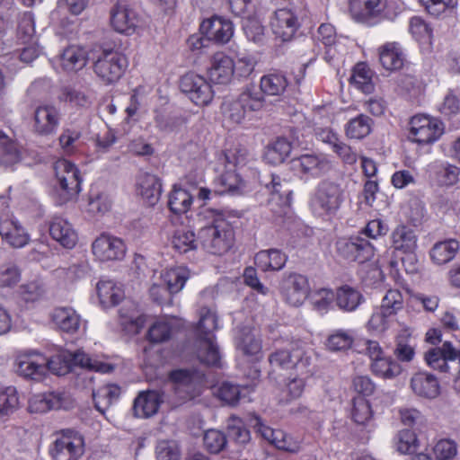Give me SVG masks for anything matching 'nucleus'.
<instances>
[{"mask_svg":"<svg viewBox=\"0 0 460 460\" xmlns=\"http://www.w3.org/2000/svg\"><path fill=\"white\" fill-rule=\"evenodd\" d=\"M372 372L383 378H394L402 372L399 363L391 358L382 357L374 360L371 364Z\"/></svg>","mask_w":460,"mask_h":460,"instance_id":"nucleus-54","label":"nucleus"},{"mask_svg":"<svg viewBox=\"0 0 460 460\" xmlns=\"http://www.w3.org/2000/svg\"><path fill=\"white\" fill-rule=\"evenodd\" d=\"M314 37L317 41L328 49L325 52L324 59L330 63L334 58V55L331 54L332 48L337 41V32L334 26L327 22L322 23L318 27Z\"/></svg>","mask_w":460,"mask_h":460,"instance_id":"nucleus-55","label":"nucleus"},{"mask_svg":"<svg viewBox=\"0 0 460 460\" xmlns=\"http://www.w3.org/2000/svg\"><path fill=\"white\" fill-rule=\"evenodd\" d=\"M176 395L182 400L191 399L199 394V376L189 369H177L170 374Z\"/></svg>","mask_w":460,"mask_h":460,"instance_id":"nucleus-22","label":"nucleus"},{"mask_svg":"<svg viewBox=\"0 0 460 460\" xmlns=\"http://www.w3.org/2000/svg\"><path fill=\"white\" fill-rule=\"evenodd\" d=\"M373 124L374 121L371 118L365 114H359L346 123V136L351 139H362L371 133Z\"/></svg>","mask_w":460,"mask_h":460,"instance_id":"nucleus-46","label":"nucleus"},{"mask_svg":"<svg viewBox=\"0 0 460 460\" xmlns=\"http://www.w3.org/2000/svg\"><path fill=\"white\" fill-rule=\"evenodd\" d=\"M270 24L276 37L289 41L300 28L301 22L296 9L281 8L274 13Z\"/></svg>","mask_w":460,"mask_h":460,"instance_id":"nucleus-19","label":"nucleus"},{"mask_svg":"<svg viewBox=\"0 0 460 460\" xmlns=\"http://www.w3.org/2000/svg\"><path fill=\"white\" fill-rule=\"evenodd\" d=\"M163 402L157 391L141 392L135 399L133 411L138 418H148L157 413Z\"/></svg>","mask_w":460,"mask_h":460,"instance_id":"nucleus-32","label":"nucleus"},{"mask_svg":"<svg viewBox=\"0 0 460 460\" xmlns=\"http://www.w3.org/2000/svg\"><path fill=\"white\" fill-rule=\"evenodd\" d=\"M291 149V144L285 137H278L266 146L263 158L270 164H279L288 156Z\"/></svg>","mask_w":460,"mask_h":460,"instance_id":"nucleus-45","label":"nucleus"},{"mask_svg":"<svg viewBox=\"0 0 460 460\" xmlns=\"http://www.w3.org/2000/svg\"><path fill=\"white\" fill-rule=\"evenodd\" d=\"M45 292L43 283L39 280L23 284L19 288V295L26 303H34L41 300L45 296Z\"/></svg>","mask_w":460,"mask_h":460,"instance_id":"nucleus-64","label":"nucleus"},{"mask_svg":"<svg viewBox=\"0 0 460 460\" xmlns=\"http://www.w3.org/2000/svg\"><path fill=\"white\" fill-rule=\"evenodd\" d=\"M200 31L207 40L217 43H226L234 34V25L231 21L221 16H213L203 21Z\"/></svg>","mask_w":460,"mask_h":460,"instance_id":"nucleus-24","label":"nucleus"},{"mask_svg":"<svg viewBox=\"0 0 460 460\" xmlns=\"http://www.w3.org/2000/svg\"><path fill=\"white\" fill-rule=\"evenodd\" d=\"M208 74L211 82L226 84L234 75V62L224 52H217L210 59Z\"/></svg>","mask_w":460,"mask_h":460,"instance_id":"nucleus-26","label":"nucleus"},{"mask_svg":"<svg viewBox=\"0 0 460 460\" xmlns=\"http://www.w3.org/2000/svg\"><path fill=\"white\" fill-rule=\"evenodd\" d=\"M90 51L78 45H71L66 48L58 56V61L67 72H73L82 69L89 60Z\"/></svg>","mask_w":460,"mask_h":460,"instance_id":"nucleus-30","label":"nucleus"},{"mask_svg":"<svg viewBox=\"0 0 460 460\" xmlns=\"http://www.w3.org/2000/svg\"><path fill=\"white\" fill-rule=\"evenodd\" d=\"M97 293L101 303L116 305L124 297V292L120 287L111 279L100 280L97 283Z\"/></svg>","mask_w":460,"mask_h":460,"instance_id":"nucleus-49","label":"nucleus"},{"mask_svg":"<svg viewBox=\"0 0 460 460\" xmlns=\"http://www.w3.org/2000/svg\"><path fill=\"white\" fill-rule=\"evenodd\" d=\"M93 72L104 84L119 80L128 66L127 57L112 48L98 47L90 50Z\"/></svg>","mask_w":460,"mask_h":460,"instance_id":"nucleus-2","label":"nucleus"},{"mask_svg":"<svg viewBox=\"0 0 460 460\" xmlns=\"http://www.w3.org/2000/svg\"><path fill=\"white\" fill-rule=\"evenodd\" d=\"M172 325L170 321H155L148 329L147 339L152 343H163L170 340Z\"/></svg>","mask_w":460,"mask_h":460,"instance_id":"nucleus-59","label":"nucleus"},{"mask_svg":"<svg viewBox=\"0 0 460 460\" xmlns=\"http://www.w3.org/2000/svg\"><path fill=\"white\" fill-rule=\"evenodd\" d=\"M137 185L140 195L149 206H154L159 200L162 184L158 177L147 172L141 173Z\"/></svg>","mask_w":460,"mask_h":460,"instance_id":"nucleus-37","label":"nucleus"},{"mask_svg":"<svg viewBox=\"0 0 460 460\" xmlns=\"http://www.w3.org/2000/svg\"><path fill=\"white\" fill-rule=\"evenodd\" d=\"M72 406L71 396L63 391L34 394L29 401V410L34 413H44L51 410H67Z\"/></svg>","mask_w":460,"mask_h":460,"instance_id":"nucleus-18","label":"nucleus"},{"mask_svg":"<svg viewBox=\"0 0 460 460\" xmlns=\"http://www.w3.org/2000/svg\"><path fill=\"white\" fill-rule=\"evenodd\" d=\"M245 111L249 113L261 111L265 105V98L254 85L246 87L238 96Z\"/></svg>","mask_w":460,"mask_h":460,"instance_id":"nucleus-52","label":"nucleus"},{"mask_svg":"<svg viewBox=\"0 0 460 460\" xmlns=\"http://www.w3.org/2000/svg\"><path fill=\"white\" fill-rule=\"evenodd\" d=\"M395 447L401 454H412L418 447L416 434L408 429L399 431L394 438Z\"/></svg>","mask_w":460,"mask_h":460,"instance_id":"nucleus-62","label":"nucleus"},{"mask_svg":"<svg viewBox=\"0 0 460 460\" xmlns=\"http://www.w3.org/2000/svg\"><path fill=\"white\" fill-rule=\"evenodd\" d=\"M54 170L57 180L55 193L61 205L75 199L81 191V174L79 169L66 159L58 160Z\"/></svg>","mask_w":460,"mask_h":460,"instance_id":"nucleus-7","label":"nucleus"},{"mask_svg":"<svg viewBox=\"0 0 460 460\" xmlns=\"http://www.w3.org/2000/svg\"><path fill=\"white\" fill-rule=\"evenodd\" d=\"M84 453V439L74 429H63L50 448L53 460H79Z\"/></svg>","mask_w":460,"mask_h":460,"instance_id":"nucleus-10","label":"nucleus"},{"mask_svg":"<svg viewBox=\"0 0 460 460\" xmlns=\"http://www.w3.org/2000/svg\"><path fill=\"white\" fill-rule=\"evenodd\" d=\"M72 366H79L102 374L110 373L113 370V367L111 364L92 358L82 350L73 353L67 350H61L55 356L48 358V371L49 370L58 376L68 373Z\"/></svg>","mask_w":460,"mask_h":460,"instance_id":"nucleus-4","label":"nucleus"},{"mask_svg":"<svg viewBox=\"0 0 460 460\" xmlns=\"http://www.w3.org/2000/svg\"><path fill=\"white\" fill-rule=\"evenodd\" d=\"M217 328V317L215 312L208 307H201L199 310V321L197 326V339H204V337L215 338L213 332Z\"/></svg>","mask_w":460,"mask_h":460,"instance_id":"nucleus-51","label":"nucleus"},{"mask_svg":"<svg viewBox=\"0 0 460 460\" xmlns=\"http://www.w3.org/2000/svg\"><path fill=\"white\" fill-rule=\"evenodd\" d=\"M425 361L429 367L441 373H451L454 369L460 374V350L448 341L429 349L425 353Z\"/></svg>","mask_w":460,"mask_h":460,"instance_id":"nucleus-12","label":"nucleus"},{"mask_svg":"<svg viewBox=\"0 0 460 460\" xmlns=\"http://www.w3.org/2000/svg\"><path fill=\"white\" fill-rule=\"evenodd\" d=\"M248 422L257 433L277 448H279L282 440L286 438V432L281 429H274L266 425L261 418L254 412L249 414Z\"/></svg>","mask_w":460,"mask_h":460,"instance_id":"nucleus-42","label":"nucleus"},{"mask_svg":"<svg viewBox=\"0 0 460 460\" xmlns=\"http://www.w3.org/2000/svg\"><path fill=\"white\" fill-rule=\"evenodd\" d=\"M21 279V272L10 259L0 257V286L13 287Z\"/></svg>","mask_w":460,"mask_h":460,"instance_id":"nucleus-56","label":"nucleus"},{"mask_svg":"<svg viewBox=\"0 0 460 460\" xmlns=\"http://www.w3.org/2000/svg\"><path fill=\"white\" fill-rule=\"evenodd\" d=\"M189 277V270L184 267L166 270L161 275L162 282L172 295L178 293L183 288Z\"/></svg>","mask_w":460,"mask_h":460,"instance_id":"nucleus-48","label":"nucleus"},{"mask_svg":"<svg viewBox=\"0 0 460 460\" xmlns=\"http://www.w3.org/2000/svg\"><path fill=\"white\" fill-rule=\"evenodd\" d=\"M93 253L100 261L121 260L125 256L126 245L122 239L102 234L92 244Z\"/></svg>","mask_w":460,"mask_h":460,"instance_id":"nucleus-21","label":"nucleus"},{"mask_svg":"<svg viewBox=\"0 0 460 460\" xmlns=\"http://www.w3.org/2000/svg\"><path fill=\"white\" fill-rule=\"evenodd\" d=\"M350 10L355 19L367 25L376 23L385 7V0H350Z\"/></svg>","mask_w":460,"mask_h":460,"instance_id":"nucleus-23","label":"nucleus"},{"mask_svg":"<svg viewBox=\"0 0 460 460\" xmlns=\"http://www.w3.org/2000/svg\"><path fill=\"white\" fill-rule=\"evenodd\" d=\"M16 373L25 379L41 381L48 373V358L37 350H26L15 359Z\"/></svg>","mask_w":460,"mask_h":460,"instance_id":"nucleus-13","label":"nucleus"},{"mask_svg":"<svg viewBox=\"0 0 460 460\" xmlns=\"http://www.w3.org/2000/svg\"><path fill=\"white\" fill-rule=\"evenodd\" d=\"M172 245L180 253H186L194 251L199 243L196 238L195 233L187 227H181L174 231L172 240Z\"/></svg>","mask_w":460,"mask_h":460,"instance_id":"nucleus-47","label":"nucleus"},{"mask_svg":"<svg viewBox=\"0 0 460 460\" xmlns=\"http://www.w3.org/2000/svg\"><path fill=\"white\" fill-rule=\"evenodd\" d=\"M290 169L302 179L319 178L332 170V160L323 154L306 153L291 159Z\"/></svg>","mask_w":460,"mask_h":460,"instance_id":"nucleus-9","label":"nucleus"},{"mask_svg":"<svg viewBox=\"0 0 460 460\" xmlns=\"http://www.w3.org/2000/svg\"><path fill=\"white\" fill-rule=\"evenodd\" d=\"M412 392L419 397L435 399L440 394V385L438 378L428 372L415 373L410 383Z\"/></svg>","mask_w":460,"mask_h":460,"instance_id":"nucleus-29","label":"nucleus"},{"mask_svg":"<svg viewBox=\"0 0 460 460\" xmlns=\"http://www.w3.org/2000/svg\"><path fill=\"white\" fill-rule=\"evenodd\" d=\"M397 324L396 317L378 307H375L366 323V329L371 335L382 339L391 335Z\"/></svg>","mask_w":460,"mask_h":460,"instance_id":"nucleus-25","label":"nucleus"},{"mask_svg":"<svg viewBox=\"0 0 460 460\" xmlns=\"http://www.w3.org/2000/svg\"><path fill=\"white\" fill-rule=\"evenodd\" d=\"M344 200L343 190L333 181H321L311 199L312 212L320 217H331L336 214Z\"/></svg>","mask_w":460,"mask_h":460,"instance_id":"nucleus-5","label":"nucleus"},{"mask_svg":"<svg viewBox=\"0 0 460 460\" xmlns=\"http://www.w3.org/2000/svg\"><path fill=\"white\" fill-rule=\"evenodd\" d=\"M334 295L337 306L344 312H353L365 302L361 292L349 285L337 288Z\"/></svg>","mask_w":460,"mask_h":460,"instance_id":"nucleus-36","label":"nucleus"},{"mask_svg":"<svg viewBox=\"0 0 460 460\" xmlns=\"http://www.w3.org/2000/svg\"><path fill=\"white\" fill-rule=\"evenodd\" d=\"M430 170L434 181L440 186H453L459 180L460 169L448 163L434 164Z\"/></svg>","mask_w":460,"mask_h":460,"instance_id":"nucleus-44","label":"nucleus"},{"mask_svg":"<svg viewBox=\"0 0 460 460\" xmlns=\"http://www.w3.org/2000/svg\"><path fill=\"white\" fill-rule=\"evenodd\" d=\"M193 196L186 190L174 186L169 195L168 206L174 214H184L190 208Z\"/></svg>","mask_w":460,"mask_h":460,"instance_id":"nucleus-50","label":"nucleus"},{"mask_svg":"<svg viewBox=\"0 0 460 460\" xmlns=\"http://www.w3.org/2000/svg\"><path fill=\"white\" fill-rule=\"evenodd\" d=\"M309 293L310 285L305 275L292 272L282 279L280 294L288 305L300 306L306 300Z\"/></svg>","mask_w":460,"mask_h":460,"instance_id":"nucleus-15","label":"nucleus"},{"mask_svg":"<svg viewBox=\"0 0 460 460\" xmlns=\"http://www.w3.org/2000/svg\"><path fill=\"white\" fill-rule=\"evenodd\" d=\"M109 195L92 190L88 199V211L93 215H104L111 208Z\"/></svg>","mask_w":460,"mask_h":460,"instance_id":"nucleus-61","label":"nucleus"},{"mask_svg":"<svg viewBox=\"0 0 460 460\" xmlns=\"http://www.w3.org/2000/svg\"><path fill=\"white\" fill-rule=\"evenodd\" d=\"M336 251L342 259L358 263L371 261L376 254V245L359 233L349 237L341 238L336 242Z\"/></svg>","mask_w":460,"mask_h":460,"instance_id":"nucleus-8","label":"nucleus"},{"mask_svg":"<svg viewBox=\"0 0 460 460\" xmlns=\"http://www.w3.org/2000/svg\"><path fill=\"white\" fill-rule=\"evenodd\" d=\"M199 217L205 223L198 234L202 248L214 255L227 252L234 243V231L231 222L233 216L230 212L205 208Z\"/></svg>","mask_w":460,"mask_h":460,"instance_id":"nucleus-1","label":"nucleus"},{"mask_svg":"<svg viewBox=\"0 0 460 460\" xmlns=\"http://www.w3.org/2000/svg\"><path fill=\"white\" fill-rule=\"evenodd\" d=\"M197 356L200 362L208 366H220L221 355L215 338L197 339Z\"/></svg>","mask_w":460,"mask_h":460,"instance_id":"nucleus-41","label":"nucleus"},{"mask_svg":"<svg viewBox=\"0 0 460 460\" xmlns=\"http://www.w3.org/2000/svg\"><path fill=\"white\" fill-rule=\"evenodd\" d=\"M111 24L117 32L132 35L142 26V19L128 4L119 2L111 10Z\"/></svg>","mask_w":460,"mask_h":460,"instance_id":"nucleus-16","label":"nucleus"},{"mask_svg":"<svg viewBox=\"0 0 460 460\" xmlns=\"http://www.w3.org/2000/svg\"><path fill=\"white\" fill-rule=\"evenodd\" d=\"M226 171L219 176L215 190L216 193L241 195L246 191V182L237 172V169L243 167L247 160L245 149L234 148L224 153Z\"/></svg>","mask_w":460,"mask_h":460,"instance_id":"nucleus-3","label":"nucleus"},{"mask_svg":"<svg viewBox=\"0 0 460 460\" xmlns=\"http://www.w3.org/2000/svg\"><path fill=\"white\" fill-rule=\"evenodd\" d=\"M372 71L364 63L357 64L351 76V83L364 93H370L374 90Z\"/></svg>","mask_w":460,"mask_h":460,"instance_id":"nucleus-53","label":"nucleus"},{"mask_svg":"<svg viewBox=\"0 0 460 460\" xmlns=\"http://www.w3.org/2000/svg\"><path fill=\"white\" fill-rule=\"evenodd\" d=\"M459 247V242L456 239L437 242L429 251L430 259L437 265L447 264L455 259Z\"/></svg>","mask_w":460,"mask_h":460,"instance_id":"nucleus-38","label":"nucleus"},{"mask_svg":"<svg viewBox=\"0 0 460 460\" xmlns=\"http://www.w3.org/2000/svg\"><path fill=\"white\" fill-rule=\"evenodd\" d=\"M61 118L60 110L55 105H40L34 111L32 129L39 136L54 135L60 125Z\"/></svg>","mask_w":460,"mask_h":460,"instance_id":"nucleus-17","label":"nucleus"},{"mask_svg":"<svg viewBox=\"0 0 460 460\" xmlns=\"http://www.w3.org/2000/svg\"><path fill=\"white\" fill-rule=\"evenodd\" d=\"M227 430L229 438L238 444L243 445L250 441V431L243 427V420L235 415L228 418Z\"/></svg>","mask_w":460,"mask_h":460,"instance_id":"nucleus-63","label":"nucleus"},{"mask_svg":"<svg viewBox=\"0 0 460 460\" xmlns=\"http://www.w3.org/2000/svg\"><path fill=\"white\" fill-rule=\"evenodd\" d=\"M17 38L22 44H27L35 38L34 17L31 12L22 13L18 20Z\"/></svg>","mask_w":460,"mask_h":460,"instance_id":"nucleus-58","label":"nucleus"},{"mask_svg":"<svg viewBox=\"0 0 460 460\" xmlns=\"http://www.w3.org/2000/svg\"><path fill=\"white\" fill-rule=\"evenodd\" d=\"M234 345L237 352L250 360H259L261 358V340L249 326L239 327L236 330Z\"/></svg>","mask_w":460,"mask_h":460,"instance_id":"nucleus-20","label":"nucleus"},{"mask_svg":"<svg viewBox=\"0 0 460 460\" xmlns=\"http://www.w3.org/2000/svg\"><path fill=\"white\" fill-rule=\"evenodd\" d=\"M379 59L386 70H398L403 66L404 54L397 42H387L379 49Z\"/></svg>","mask_w":460,"mask_h":460,"instance_id":"nucleus-39","label":"nucleus"},{"mask_svg":"<svg viewBox=\"0 0 460 460\" xmlns=\"http://www.w3.org/2000/svg\"><path fill=\"white\" fill-rule=\"evenodd\" d=\"M252 391L251 386H239L230 382L223 383L217 389V395L220 401L229 406H235Z\"/></svg>","mask_w":460,"mask_h":460,"instance_id":"nucleus-43","label":"nucleus"},{"mask_svg":"<svg viewBox=\"0 0 460 460\" xmlns=\"http://www.w3.org/2000/svg\"><path fill=\"white\" fill-rule=\"evenodd\" d=\"M288 80L284 74L280 72H270L260 80V91L264 95L280 96L288 87Z\"/></svg>","mask_w":460,"mask_h":460,"instance_id":"nucleus-40","label":"nucleus"},{"mask_svg":"<svg viewBox=\"0 0 460 460\" xmlns=\"http://www.w3.org/2000/svg\"><path fill=\"white\" fill-rule=\"evenodd\" d=\"M392 247L404 254H411L417 249L418 236L411 227L401 225L391 234Z\"/></svg>","mask_w":460,"mask_h":460,"instance_id":"nucleus-31","label":"nucleus"},{"mask_svg":"<svg viewBox=\"0 0 460 460\" xmlns=\"http://www.w3.org/2000/svg\"><path fill=\"white\" fill-rule=\"evenodd\" d=\"M354 341L350 331L336 330L326 340L325 346L331 351H341L349 349Z\"/></svg>","mask_w":460,"mask_h":460,"instance_id":"nucleus-57","label":"nucleus"},{"mask_svg":"<svg viewBox=\"0 0 460 460\" xmlns=\"http://www.w3.org/2000/svg\"><path fill=\"white\" fill-rule=\"evenodd\" d=\"M0 235L13 248H22L30 242V234L20 222L13 217L0 219Z\"/></svg>","mask_w":460,"mask_h":460,"instance_id":"nucleus-28","label":"nucleus"},{"mask_svg":"<svg viewBox=\"0 0 460 460\" xmlns=\"http://www.w3.org/2000/svg\"><path fill=\"white\" fill-rule=\"evenodd\" d=\"M313 350L301 341L292 342L288 348L278 349L269 358L270 365L283 369L296 368L301 375L310 373Z\"/></svg>","mask_w":460,"mask_h":460,"instance_id":"nucleus-6","label":"nucleus"},{"mask_svg":"<svg viewBox=\"0 0 460 460\" xmlns=\"http://www.w3.org/2000/svg\"><path fill=\"white\" fill-rule=\"evenodd\" d=\"M53 323L62 332L75 333L81 326V316L72 307H58L51 314Z\"/></svg>","mask_w":460,"mask_h":460,"instance_id":"nucleus-33","label":"nucleus"},{"mask_svg":"<svg viewBox=\"0 0 460 460\" xmlns=\"http://www.w3.org/2000/svg\"><path fill=\"white\" fill-rule=\"evenodd\" d=\"M444 133V124L437 118L424 114L413 116L410 120L409 138L421 145L432 144Z\"/></svg>","mask_w":460,"mask_h":460,"instance_id":"nucleus-11","label":"nucleus"},{"mask_svg":"<svg viewBox=\"0 0 460 460\" xmlns=\"http://www.w3.org/2000/svg\"><path fill=\"white\" fill-rule=\"evenodd\" d=\"M288 261V255L279 249L262 250L256 253L254 262L262 271H279Z\"/></svg>","mask_w":460,"mask_h":460,"instance_id":"nucleus-34","label":"nucleus"},{"mask_svg":"<svg viewBox=\"0 0 460 460\" xmlns=\"http://www.w3.org/2000/svg\"><path fill=\"white\" fill-rule=\"evenodd\" d=\"M49 234L53 240L66 249L75 246L78 234L73 225L62 217H53L49 224Z\"/></svg>","mask_w":460,"mask_h":460,"instance_id":"nucleus-27","label":"nucleus"},{"mask_svg":"<svg viewBox=\"0 0 460 460\" xmlns=\"http://www.w3.org/2000/svg\"><path fill=\"white\" fill-rule=\"evenodd\" d=\"M180 87L190 100L198 106L208 105L214 98L211 84L197 74H186L181 78Z\"/></svg>","mask_w":460,"mask_h":460,"instance_id":"nucleus-14","label":"nucleus"},{"mask_svg":"<svg viewBox=\"0 0 460 460\" xmlns=\"http://www.w3.org/2000/svg\"><path fill=\"white\" fill-rule=\"evenodd\" d=\"M377 307L397 318L398 313L403 308L402 292L398 289H389L382 298L381 305Z\"/></svg>","mask_w":460,"mask_h":460,"instance_id":"nucleus-60","label":"nucleus"},{"mask_svg":"<svg viewBox=\"0 0 460 460\" xmlns=\"http://www.w3.org/2000/svg\"><path fill=\"white\" fill-rule=\"evenodd\" d=\"M22 160V147L0 129V166L11 168Z\"/></svg>","mask_w":460,"mask_h":460,"instance_id":"nucleus-35","label":"nucleus"}]
</instances>
